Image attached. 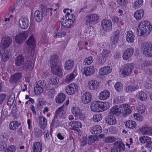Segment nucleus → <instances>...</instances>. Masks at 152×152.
Here are the masks:
<instances>
[{
  "mask_svg": "<svg viewBox=\"0 0 152 152\" xmlns=\"http://www.w3.org/2000/svg\"><path fill=\"white\" fill-rule=\"evenodd\" d=\"M19 34L21 38V40H23V41H24L27 37L28 32L27 31H25L20 33Z\"/></svg>",
  "mask_w": 152,
  "mask_h": 152,
  "instance_id": "obj_59",
  "label": "nucleus"
},
{
  "mask_svg": "<svg viewBox=\"0 0 152 152\" xmlns=\"http://www.w3.org/2000/svg\"><path fill=\"white\" fill-rule=\"evenodd\" d=\"M34 66V63L31 61H27L24 62L21 67L22 70L27 72L28 70L32 69Z\"/></svg>",
  "mask_w": 152,
  "mask_h": 152,
  "instance_id": "obj_14",
  "label": "nucleus"
},
{
  "mask_svg": "<svg viewBox=\"0 0 152 152\" xmlns=\"http://www.w3.org/2000/svg\"><path fill=\"white\" fill-rule=\"evenodd\" d=\"M24 57L22 55H19L17 56L15 61V64L16 66H20L24 63Z\"/></svg>",
  "mask_w": 152,
  "mask_h": 152,
  "instance_id": "obj_42",
  "label": "nucleus"
},
{
  "mask_svg": "<svg viewBox=\"0 0 152 152\" xmlns=\"http://www.w3.org/2000/svg\"><path fill=\"white\" fill-rule=\"evenodd\" d=\"M122 106L120 105L121 113L124 115H128L131 112V107L128 104H122Z\"/></svg>",
  "mask_w": 152,
  "mask_h": 152,
  "instance_id": "obj_23",
  "label": "nucleus"
},
{
  "mask_svg": "<svg viewBox=\"0 0 152 152\" xmlns=\"http://www.w3.org/2000/svg\"><path fill=\"white\" fill-rule=\"evenodd\" d=\"M94 70L95 69L94 67L90 66L82 69L81 72L86 76H88L93 74L95 72Z\"/></svg>",
  "mask_w": 152,
  "mask_h": 152,
  "instance_id": "obj_13",
  "label": "nucleus"
},
{
  "mask_svg": "<svg viewBox=\"0 0 152 152\" xmlns=\"http://www.w3.org/2000/svg\"><path fill=\"white\" fill-rule=\"evenodd\" d=\"M100 103L99 101H94L91 105V110L94 112H100Z\"/></svg>",
  "mask_w": 152,
  "mask_h": 152,
  "instance_id": "obj_21",
  "label": "nucleus"
},
{
  "mask_svg": "<svg viewBox=\"0 0 152 152\" xmlns=\"http://www.w3.org/2000/svg\"><path fill=\"white\" fill-rule=\"evenodd\" d=\"M110 92L108 91H104L101 92L99 94V98L101 100L107 99L110 96Z\"/></svg>",
  "mask_w": 152,
  "mask_h": 152,
  "instance_id": "obj_36",
  "label": "nucleus"
},
{
  "mask_svg": "<svg viewBox=\"0 0 152 152\" xmlns=\"http://www.w3.org/2000/svg\"><path fill=\"white\" fill-rule=\"evenodd\" d=\"M119 34L120 32L118 30H116L114 32V34L111 38V42L113 44L115 45L117 44L119 38Z\"/></svg>",
  "mask_w": 152,
  "mask_h": 152,
  "instance_id": "obj_28",
  "label": "nucleus"
},
{
  "mask_svg": "<svg viewBox=\"0 0 152 152\" xmlns=\"http://www.w3.org/2000/svg\"><path fill=\"white\" fill-rule=\"evenodd\" d=\"M74 66V61L71 59H68L65 62L64 68L66 70H69L72 69Z\"/></svg>",
  "mask_w": 152,
  "mask_h": 152,
  "instance_id": "obj_38",
  "label": "nucleus"
},
{
  "mask_svg": "<svg viewBox=\"0 0 152 152\" xmlns=\"http://www.w3.org/2000/svg\"><path fill=\"white\" fill-rule=\"evenodd\" d=\"M88 86L90 89L96 90L99 87V83L96 80H91L88 82Z\"/></svg>",
  "mask_w": 152,
  "mask_h": 152,
  "instance_id": "obj_25",
  "label": "nucleus"
},
{
  "mask_svg": "<svg viewBox=\"0 0 152 152\" xmlns=\"http://www.w3.org/2000/svg\"><path fill=\"white\" fill-rule=\"evenodd\" d=\"M133 64H125L123 68L122 74L124 76H128L131 74L134 68Z\"/></svg>",
  "mask_w": 152,
  "mask_h": 152,
  "instance_id": "obj_10",
  "label": "nucleus"
},
{
  "mask_svg": "<svg viewBox=\"0 0 152 152\" xmlns=\"http://www.w3.org/2000/svg\"><path fill=\"white\" fill-rule=\"evenodd\" d=\"M123 85L120 82H117L114 85V88L116 91L118 92H120L123 90Z\"/></svg>",
  "mask_w": 152,
  "mask_h": 152,
  "instance_id": "obj_49",
  "label": "nucleus"
},
{
  "mask_svg": "<svg viewBox=\"0 0 152 152\" xmlns=\"http://www.w3.org/2000/svg\"><path fill=\"white\" fill-rule=\"evenodd\" d=\"M144 14V10L140 9L138 10L134 13V17L137 20H140L143 17Z\"/></svg>",
  "mask_w": 152,
  "mask_h": 152,
  "instance_id": "obj_29",
  "label": "nucleus"
},
{
  "mask_svg": "<svg viewBox=\"0 0 152 152\" xmlns=\"http://www.w3.org/2000/svg\"><path fill=\"white\" fill-rule=\"evenodd\" d=\"M134 49L132 48H127L123 54V58L124 60H127L130 58L134 53Z\"/></svg>",
  "mask_w": 152,
  "mask_h": 152,
  "instance_id": "obj_22",
  "label": "nucleus"
},
{
  "mask_svg": "<svg viewBox=\"0 0 152 152\" xmlns=\"http://www.w3.org/2000/svg\"><path fill=\"white\" fill-rule=\"evenodd\" d=\"M16 150V148L14 145L8 146L4 152H15Z\"/></svg>",
  "mask_w": 152,
  "mask_h": 152,
  "instance_id": "obj_62",
  "label": "nucleus"
},
{
  "mask_svg": "<svg viewBox=\"0 0 152 152\" xmlns=\"http://www.w3.org/2000/svg\"><path fill=\"white\" fill-rule=\"evenodd\" d=\"M137 31L141 36L145 37L148 35L152 30V25L147 20L140 22L137 27Z\"/></svg>",
  "mask_w": 152,
  "mask_h": 152,
  "instance_id": "obj_1",
  "label": "nucleus"
},
{
  "mask_svg": "<svg viewBox=\"0 0 152 152\" xmlns=\"http://www.w3.org/2000/svg\"><path fill=\"white\" fill-rule=\"evenodd\" d=\"M77 70L75 69L74 70L72 73L67 76L66 77L65 79L66 82L69 83L70 81H72L77 76Z\"/></svg>",
  "mask_w": 152,
  "mask_h": 152,
  "instance_id": "obj_41",
  "label": "nucleus"
},
{
  "mask_svg": "<svg viewBox=\"0 0 152 152\" xmlns=\"http://www.w3.org/2000/svg\"><path fill=\"white\" fill-rule=\"evenodd\" d=\"M3 51H0L1 58V60L5 62L8 60L10 55V49L4 50V52Z\"/></svg>",
  "mask_w": 152,
  "mask_h": 152,
  "instance_id": "obj_27",
  "label": "nucleus"
},
{
  "mask_svg": "<svg viewBox=\"0 0 152 152\" xmlns=\"http://www.w3.org/2000/svg\"><path fill=\"white\" fill-rule=\"evenodd\" d=\"M125 149L124 144L121 141H116L113 144V148L111 149V152H121Z\"/></svg>",
  "mask_w": 152,
  "mask_h": 152,
  "instance_id": "obj_6",
  "label": "nucleus"
},
{
  "mask_svg": "<svg viewBox=\"0 0 152 152\" xmlns=\"http://www.w3.org/2000/svg\"><path fill=\"white\" fill-rule=\"evenodd\" d=\"M100 103V112L105 111L107 110L110 107L109 104L108 102H101Z\"/></svg>",
  "mask_w": 152,
  "mask_h": 152,
  "instance_id": "obj_47",
  "label": "nucleus"
},
{
  "mask_svg": "<svg viewBox=\"0 0 152 152\" xmlns=\"http://www.w3.org/2000/svg\"><path fill=\"white\" fill-rule=\"evenodd\" d=\"M69 103V100H67L66 102L64 103L62 106L59 107L56 112V115L54 116V118L52 121V123L51 124V126L52 127H54V124L55 122V118L57 117V116H59L61 118H65L66 117V114L65 111L63 110L64 106H67Z\"/></svg>",
  "mask_w": 152,
  "mask_h": 152,
  "instance_id": "obj_2",
  "label": "nucleus"
},
{
  "mask_svg": "<svg viewBox=\"0 0 152 152\" xmlns=\"http://www.w3.org/2000/svg\"><path fill=\"white\" fill-rule=\"evenodd\" d=\"M21 38L19 34L15 37V41L17 43L21 44L23 41V40H21Z\"/></svg>",
  "mask_w": 152,
  "mask_h": 152,
  "instance_id": "obj_64",
  "label": "nucleus"
},
{
  "mask_svg": "<svg viewBox=\"0 0 152 152\" xmlns=\"http://www.w3.org/2000/svg\"><path fill=\"white\" fill-rule=\"evenodd\" d=\"M93 61V59L91 56H89L86 58L84 60V64L89 65L91 64Z\"/></svg>",
  "mask_w": 152,
  "mask_h": 152,
  "instance_id": "obj_57",
  "label": "nucleus"
},
{
  "mask_svg": "<svg viewBox=\"0 0 152 152\" xmlns=\"http://www.w3.org/2000/svg\"><path fill=\"white\" fill-rule=\"evenodd\" d=\"M120 105L116 106L113 107L110 110L109 114L111 115H118L121 113Z\"/></svg>",
  "mask_w": 152,
  "mask_h": 152,
  "instance_id": "obj_35",
  "label": "nucleus"
},
{
  "mask_svg": "<svg viewBox=\"0 0 152 152\" xmlns=\"http://www.w3.org/2000/svg\"><path fill=\"white\" fill-rule=\"evenodd\" d=\"M48 94L49 98H52L54 97L56 94V92L55 89H51L48 91Z\"/></svg>",
  "mask_w": 152,
  "mask_h": 152,
  "instance_id": "obj_61",
  "label": "nucleus"
},
{
  "mask_svg": "<svg viewBox=\"0 0 152 152\" xmlns=\"http://www.w3.org/2000/svg\"><path fill=\"white\" fill-rule=\"evenodd\" d=\"M78 89V87L76 84L72 83L67 86L65 90L68 94L72 95L77 92Z\"/></svg>",
  "mask_w": 152,
  "mask_h": 152,
  "instance_id": "obj_8",
  "label": "nucleus"
},
{
  "mask_svg": "<svg viewBox=\"0 0 152 152\" xmlns=\"http://www.w3.org/2000/svg\"><path fill=\"white\" fill-rule=\"evenodd\" d=\"M44 11L41 12L38 10L35 11L34 13V18L38 22H41L42 19V13H44Z\"/></svg>",
  "mask_w": 152,
  "mask_h": 152,
  "instance_id": "obj_37",
  "label": "nucleus"
},
{
  "mask_svg": "<svg viewBox=\"0 0 152 152\" xmlns=\"http://www.w3.org/2000/svg\"><path fill=\"white\" fill-rule=\"evenodd\" d=\"M107 59L100 54H99L98 58V62L99 64H102L105 62Z\"/></svg>",
  "mask_w": 152,
  "mask_h": 152,
  "instance_id": "obj_54",
  "label": "nucleus"
},
{
  "mask_svg": "<svg viewBox=\"0 0 152 152\" xmlns=\"http://www.w3.org/2000/svg\"><path fill=\"white\" fill-rule=\"evenodd\" d=\"M91 132L92 134H96L102 132V128L99 125H96L91 129Z\"/></svg>",
  "mask_w": 152,
  "mask_h": 152,
  "instance_id": "obj_43",
  "label": "nucleus"
},
{
  "mask_svg": "<svg viewBox=\"0 0 152 152\" xmlns=\"http://www.w3.org/2000/svg\"><path fill=\"white\" fill-rule=\"evenodd\" d=\"M69 125L71 126L72 129L76 130L77 129L81 128L82 126V124L79 121H73L70 122Z\"/></svg>",
  "mask_w": 152,
  "mask_h": 152,
  "instance_id": "obj_31",
  "label": "nucleus"
},
{
  "mask_svg": "<svg viewBox=\"0 0 152 152\" xmlns=\"http://www.w3.org/2000/svg\"><path fill=\"white\" fill-rule=\"evenodd\" d=\"M112 71L111 69L109 66L102 67L99 70V72L100 75H105L110 73Z\"/></svg>",
  "mask_w": 152,
  "mask_h": 152,
  "instance_id": "obj_32",
  "label": "nucleus"
},
{
  "mask_svg": "<svg viewBox=\"0 0 152 152\" xmlns=\"http://www.w3.org/2000/svg\"><path fill=\"white\" fill-rule=\"evenodd\" d=\"M100 54L107 59L110 55L111 51L106 49H104L103 50L102 52Z\"/></svg>",
  "mask_w": 152,
  "mask_h": 152,
  "instance_id": "obj_50",
  "label": "nucleus"
},
{
  "mask_svg": "<svg viewBox=\"0 0 152 152\" xmlns=\"http://www.w3.org/2000/svg\"><path fill=\"white\" fill-rule=\"evenodd\" d=\"M58 56L56 55H53L50 58L48 62L50 63V66L51 68L53 67H54L58 65Z\"/></svg>",
  "mask_w": 152,
  "mask_h": 152,
  "instance_id": "obj_24",
  "label": "nucleus"
},
{
  "mask_svg": "<svg viewBox=\"0 0 152 152\" xmlns=\"http://www.w3.org/2000/svg\"><path fill=\"white\" fill-rule=\"evenodd\" d=\"M45 82L44 80H39L36 83L34 88V92L36 95L42 93L44 91Z\"/></svg>",
  "mask_w": 152,
  "mask_h": 152,
  "instance_id": "obj_4",
  "label": "nucleus"
},
{
  "mask_svg": "<svg viewBox=\"0 0 152 152\" xmlns=\"http://www.w3.org/2000/svg\"><path fill=\"white\" fill-rule=\"evenodd\" d=\"M99 19V17L95 14H92L86 16L85 20L87 25H90L96 23Z\"/></svg>",
  "mask_w": 152,
  "mask_h": 152,
  "instance_id": "obj_5",
  "label": "nucleus"
},
{
  "mask_svg": "<svg viewBox=\"0 0 152 152\" xmlns=\"http://www.w3.org/2000/svg\"><path fill=\"white\" fill-rule=\"evenodd\" d=\"M61 23L62 26L64 27L69 28L72 26L73 23L68 20V19H65L64 18H63L61 20Z\"/></svg>",
  "mask_w": 152,
  "mask_h": 152,
  "instance_id": "obj_34",
  "label": "nucleus"
},
{
  "mask_svg": "<svg viewBox=\"0 0 152 152\" xmlns=\"http://www.w3.org/2000/svg\"><path fill=\"white\" fill-rule=\"evenodd\" d=\"M42 145L41 142H34L32 147L33 152H42Z\"/></svg>",
  "mask_w": 152,
  "mask_h": 152,
  "instance_id": "obj_20",
  "label": "nucleus"
},
{
  "mask_svg": "<svg viewBox=\"0 0 152 152\" xmlns=\"http://www.w3.org/2000/svg\"><path fill=\"white\" fill-rule=\"evenodd\" d=\"M38 124L40 129H44L47 126V120L45 118L40 115L38 117Z\"/></svg>",
  "mask_w": 152,
  "mask_h": 152,
  "instance_id": "obj_18",
  "label": "nucleus"
},
{
  "mask_svg": "<svg viewBox=\"0 0 152 152\" xmlns=\"http://www.w3.org/2000/svg\"><path fill=\"white\" fill-rule=\"evenodd\" d=\"M66 97V96L64 94H59L56 96V101L58 103H61L64 101Z\"/></svg>",
  "mask_w": 152,
  "mask_h": 152,
  "instance_id": "obj_44",
  "label": "nucleus"
},
{
  "mask_svg": "<svg viewBox=\"0 0 152 152\" xmlns=\"http://www.w3.org/2000/svg\"><path fill=\"white\" fill-rule=\"evenodd\" d=\"M106 122L110 125H113L116 123V120L115 117L112 115H110L106 117Z\"/></svg>",
  "mask_w": 152,
  "mask_h": 152,
  "instance_id": "obj_30",
  "label": "nucleus"
},
{
  "mask_svg": "<svg viewBox=\"0 0 152 152\" xmlns=\"http://www.w3.org/2000/svg\"><path fill=\"white\" fill-rule=\"evenodd\" d=\"M125 125L126 128L131 129L134 128L137 126L136 123L134 121L131 120L127 121L125 122Z\"/></svg>",
  "mask_w": 152,
  "mask_h": 152,
  "instance_id": "obj_46",
  "label": "nucleus"
},
{
  "mask_svg": "<svg viewBox=\"0 0 152 152\" xmlns=\"http://www.w3.org/2000/svg\"><path fill=\"white\" fill-rule=\"evenodd\" d=\"M141 132L143 134H147L150 135L152 134V127L145 126L140 129Z\"/></svg>",
  "mask_w": 152,
  "mask_h": 152,
  "instance_id": "obj_33",
  "label": "nucleus"
},
{
  "mask_svg": "<svg viewBox=\"0 0 152 152\" xmlns=\"http://www.w3.org/2000/svg\"><path fill=\"white\" fill-rule=\"evenodd\" d=\"M143 0H136L133 4V7L135 8L141 7L143 4Z\"/></svg>",
  "mask_w": 152,
  "mask_h": 152,
  "instance_id": "obj_55",
  "label": "nucleus"
},
{
  "mask_svg": "<svg viewBox=\"0 0 152 152\" xmlns=\"http://www.w3.org/2000/svg\"><path fill=\"white\" fill-rule=\"evenodd\" d=\"M139 87L137 86H134L132 85L128 86L125 87L124 91L126 93L131 94L133 92L138 89Z\"/></svg>",
  "mask_w": 152,
  "mask_h": 152,
  "instance_id": "obj_39",
  "label": "nucleus"
},
{
  "mask_svg": "<svg viewBox=\"0 0 152 152\" xmlns=\"http://www.w3.org/2000/svg\"><path fill=\"white\" fill-rule=\"evenodd\" d=\"M43 134L42 131L39 129H37L34 131V134L37 138H39Z\"/></svg>",
  "mask_w": 152,
  "mask_h": 152,
  "instance_id": "obj_53",
  "label": "nucleus"
},
{
  "mask_svg": "<svg viewBox=\"0 0 152 152\" xmlns=\"http://www.w3.org/2000/svg\"><path fill=\"white\" fill-rule=\"evenodd\" d=\"M103 140L106 143H110L115 142L116 139L113 137L110 136L105 137Z\"/></svg>",
  "mask_w": 152,
  "mask_h": 152,
  "instance_id": "obj_52",
  "label": "nucleus"
},
{
  "mask_svg": "<svg viewBox=\"0 0 152 152\" xmlns=\"http://www.w3.org/2000/svg\"><path fill=\"white\" fill-rule=\"evenodd\" d=\"M26 42L28 48H29V47H30V48L29 49V50H30L31 48V54H34V47L35 42L33 37V36H30L28 40L26 41Z\"/></svg>",
  "mask_w": 152,
  "mask_h": 152,
  "instance_id": "obj_17",
  "label": "nucleus"
},
{
  "mask_svg": "<svg viewBox=\"0 0 152 152\" xmlns=\"http://www.w3.org/2000/svg\"><path fill=\"white\" fill-rule=\"evenodd\" d=\"M15 100V96L14 95H11L8 100L7 102V104L8 106L11 107L13 104Z\"/></svg>",
  "mask_w": 152,
  "mask_h": 152,
  "instance_id": "obj_58",
  "label": "nucleus"
},
{
  "mask_svg": "<svg viewBox=\"0 0 152 152\" xmlns=\"http://www.w3.org/2000/svg\"><path fill=\"white\" fill-rule=\"evenodd\" d=\"M52 72L54 74L61 77L63 75L62 69L59 65L51 68Z\"/></svg>",
  "mask_w": 152,
  "mask_h": 152,
  "instance_id": "obj_26",
  "label": "nucleus"
},
{
  "mask_svg": "<svg viewBox=\"0 0 152 152\" xmlns=\"http://www.w3.org/2000/svg\"><path fill=\"white\" fill-rule=\"evenodd\" d=\"M92 97L91 94L89 92H86L83 94H81V100L84 104H86L90 102L91 100Z\"/></svg>",
  "mask_w": 152,
  "mask_h": 152,
  "instance_id": "obj_12",
  "label": "nucleus"
},
{
  "mask_svg": "<svg viewBox=\"0 0 152 152\" xmlns=\"http://www.w3.org/2000/svg\"><path fill=\"white\" fill-rule=\"evenodd\" d=\"M58 79L56 77L50 78L49 83L51 84L56 85L58 83Z\"/></svg>",
  "mask_w": 152,
  "mask_h": 152,
  "instance_id": "obj_60",
  "label": "nucleus"
},
{
  "mask_svg": "<svg viewBox=\"0 0 152 152\" xmlns=\"http://www.w3.org/2000/svg\"><path fill=\"white\" fill-rule=\"evenodd\" d=\"M126 39L127 42L130 43L134 42L135 39V36L134 33L131 31H128L126 33Z\"/></svg>",
  "mask_w": 152,
  "mask_h": 152,
  "instance_id": "obj_19",
  "label": "nucleus"
},
{
  "mask_svg": "<svg viewBox=\"0 0 152 152\" xmlns=\"http://www.w3.org/2000/svg\"><path fill=\"white\" fill-rule=\"evenodd\" d=\"M20 27L22 29H26L28 28L29 25L28 20L27 17H22L19 21Z\"/></svg>",
  "mask_w": 152,
  "mask_h": 152,
  "instance_id": "obj_15",
  "label": "nucleus"
},
{
  "mask_svg": "<svg viewBox=\"0 0 152 152\" xmlns=\"http://www.w3.org/2000/svg\"><path fill=\"white\" fill-rule=\"evenodd\" d=\"M137 98L141 101H145L147 98L146 94L142 91L138 92L136 94Z\"/></svg>",
  "mask_w": 152,
  "mask_h": 152,
  "instance_id": "obj_45",
  "label": "nucleus"
},
{
  "mask_svg": "<svg viewBox=\"0 0 152 152\" xmlns=\"http://www.w3.org/2000/svg\"><path fill=\"white\" fill-rule=\"evenodd\" d=\"M22 76V74L20 72L16 73L11 76L9 81L12 84H15L21 77Z\"/></svg>",
  "mask_w": 152,
  "mask_h": 152,
  "instance_id": "obj_16",
  "label": "nucleus"
},
{
  "mask_svg": "<svg viewBox=\"0 0 152 152\" xmlns=\"http://www.w3.org/2000/svg\"><path fill=\"white\" fill-rule=\"evenodd\" d=\"M12 42V39L10 37L3 38L1 40V48L3 49L7 48L11 45Z\"/></svg>",
  "mask_w": 152,
  "mask_h": 152,
  "instance_id": "obj_9",
  "label": "nucleus"
},
{
  "mask_svg": "<svg viewBox=\"0 0 152 152\" xmlns=\"http://www.w3.org/2000/svg\"><path fill=\"white\" fill-rule=\"evenodd\" d=\"M139 140L140 142L142 143H149L151 141V138L149 137L143 136L139 138Z\"/></svg>",
  "mask_w": 152,
  "mask_h": 152,
  "instance_id": "obj_48",
  "label": "nucleus"
},
{
  "mask_svg": "<svg viewBox=\"0 0 152 152\" xmlns=\"http://www.w3.org/2000/svg\"><path fill=\"white\" fill-rule=\"evenodd\" d=\"M21 125L18 121H14L11 122L9 124V129L11 130H15L17 129Z\"/></svg>",
  "mask_w": 152,
  "mask_h": 152,
  "instance_id": "obj_40",
  "label": "nucleus"
},
{
  "mask_svg": "<svg viewBox=\"0 0 152 152\" xmlns=\"http://www.w3.org/2000/svg\"><path fill=\"white\" fill-rule=\"evenodd\" d=\"M94 121L97 122L100 121L102 118V115L101 114H95L93 117Z\"/></svg>",
  "mask_w": 152,
  "mask_h": 152,
  "instance_id": "obj_56",
  "label": "nucleus"
},
{
  "mask_svg": "<svg viewBox=\"0 0 152 152\" xmlns=\"http://www.w3.org/2000/svg\"><path fill=\"white\" fill-rule=\"evenodd\" d=\"M66 19H68L71 22L74 23L75 21V17L72 14H70L69 12H67L65 15Z\"/></svg>",
  "mask_w": 152,
  "mask_h": 152,
  "instance_id": "obj_51",
  "label": "nucleus"
},
{
  "mask_svg": "<svg viewBox=\"0 0 152 152\" xmlns=\"http://www.w3.org/2000/svg\"><path fill=\"white\" fill-rule=\"evenodd\" d=\"M141 49L143 53L146 56L152 57V44L144 43L142 45Z\"/></svg>",
  "mask_w": 152,
  "mask_h": 152,
  "instance_id": "obj_3",
  "label": "nucleus"
},
{
  "mask_svg": "<svg viewBox=\"0 0 152 152\" xmlns=\"http://www.w3.org/2000/svg\"><path fill=\"white\" fill-rule=\"evenodd\" d=\"M101 26L105 31H109L112 29V24L111 20L109 19H104L101 21Z\"/></svg>",
  "mask_w": 152,
  "mask_h": 152,
  "instance_id": "obj_7",
  "label": "nucleus"
},
{
  "mask_svg": "<svg viewBox=\"0 0 152 152\" xmlns=\"http://www.w3.org/2000/svg\"><path fill=\"white\" fill-rule=\"evenodd\" d=\"M145 110V107L144 105H141L138 109V112L139 113L143 114Z\"/></svg>",
  "mask_w": 152,
  "mask_h": 152,
  "instance_id": "obj_63",
  "label": "nucleus"
},
{
  "mask_svg": "<svg viewBox=\"0 0 152 152\" xmlns=\"http://www.w3.org/2000/svg\"><path fill=\"white\" fill-rule=\"evenodd\" d=\"M71 112L76 117L80 119H83L84 118V115L81 113L80 109L77 107H73L71 109Z\"/></svg>",
  "mask_w": 152,
  "mask_h": 152,
  "instance_id": "obj_11",
  "label": "nucleus"
}]
</instances>
